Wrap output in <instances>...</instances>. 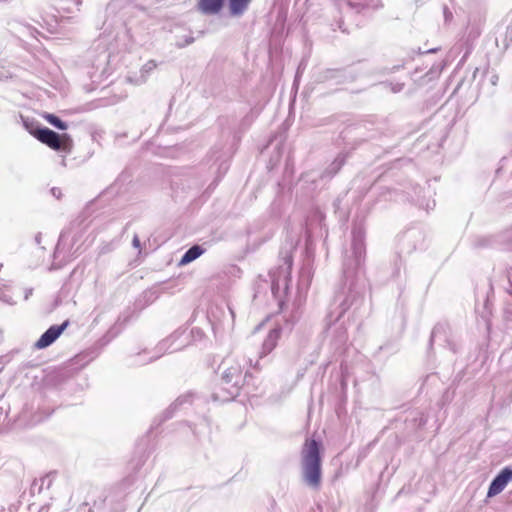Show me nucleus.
Masks as SVG:
<instances>
[{
    "label": "nucleus",
    "instance_id": "1",
    "mask_svg": "<svg viewBox=\"0 0 512 512\" xmlns=\"http://www.w3.org/2000/svg\"><path fill=\"white\" fill-rule=\"evenodd\" d=\"M365 231L357 226L352 230L351 255L346 254L343 264L345 286L336 294L335 300L339 305L340 312L335 320L342 315L360 298V291L354 281L356 270L361 267L365 259Z\"/></svg>",
    "mask_w": 512,
    "mask_h": 512
},
{
    "label": "nucleus",
    "instance_id": "2",
    "mask_svg": "<svg viewBox=\"0 0 512 512\" xmlns=\"http://www.w3.org/2000/svg\"><path fill=\"white\" fill-rule=\"evenodd\" d=\"M221 374L220 388L213 393L215 401L227 402L234 399L243 385V366L238 358L226 357L219 366Z\"/></svg>",
    "mask_w": 512,
    "mask_h": 512
},
{
    "label": "nucleus",
    "instance_id": "3",
    "mask_svg": "<svg viewBox=\"0 0 512 512\" xmlns=\"http://www.w3.org/2000/svg\"><path fill=\"white\" fill-rule=\"evenodd\" d=\"M302 477L311 488L317 489L321 484L320 444L315 440H306L301 451Z\"/></svg>",
    "mask_w": 512,
    "mask_h": 512
},
{
    "label": "nucleus",
    "instance_id": "4",
    "mask_svg": "<svg viewBox=\"0 0 512 512\" xmlns=\"http://www.w3.org/2000/svg\"><path fill=\"white\" fill-rule=\"evenodd\" d=\"M30 133L37 140L55 151L69 154L72 150L73 141L68 134L60 135L46 127L36 128L35 130H31Z\"/></svg>",
    "mask_w": 512,
    "mask_h": 512
},
{
    "label": "nucleus",
    "instance_id": "5",
    "mask_svg": "<svg viewBox=\"0 0 512 512\" xmlns=\"http://www.w3.org/2000/svg\"><path fill=\"white\" fill-rule=\"evenodd\" d=\"M292 257L287 255L284 257V265L280 266L276 271L271 273V290L274 297L279 301V305L282 308L283 301L282 297L286 295L291 281V268H292Z\"/></svg>",
    "mask_w": 512,
    "mask_h": 512
},
{
    "label": "nucleus",
    "instance_id": "6",
    "mask_svg": "<svg viewBox=\"0 0 512 512\" xmlns=\"http://www.w3.org/2000/svg\"><path fill=\"white\" fill-rule=\"evenodd\" d=\"M510 481H512V468L505 467L498 473V475L490 483L487 492V497L491 498L500 494Z\"/></svg>",
    "mask_w": 512,
    "mask_h": 512
},
{
    "label": "nucleus",
    "instance_id": "7",
    "mask_svg": "<svg viewBox=\"0 0 512 512\" xmlns=\"http://www.w3.org/2000/svg\"><path fill=\"white\" fill-rule=\"evenodd\" d=\"M510 481H512V468L505 467L498 473V475L490 483L487 492V497L491 498L500 494Z\"/></svg>",
    "mask_w": 512,
    "mask_h": 512
},
{
    "label": "nucleus",
    "instance_id": "8",
    "mask_svg": "<svg viewBox=\"0 0 512 512\" xmlns=\"http://www.w3.org/2000/svg\"><path fill=\"white\" fill-rule=\"evenodd\" d=\"M69 321H64L61 325H53L48 328L35 343V347L43 349L50 346L68 327Z\"/></svg>",
    "mask_w": 512,
    "mask_h": 512
},
{
    "label": "nucleus",
    "instance_id": "9",
    "mask_svg": "<svg viewBox=\"0 0 512 512\" xmlns=\"http://www.w3.org/2000/svg\"><path fill=\"white\" fill-rule=\"evenodd\" d=\"M280 336L281 328L279 327L273 328L268 332L262 344L261 351L259 352V358H263L264 356L268 355L270 352L274 350L278 343V340L280 339Z\"/></svg>",
    "mask_w": 512,
    "mask_h": 512
},
{
    "label": "nucleus",
    "instance_id": "10",
    "mask_svg": "<svg viewBox=\"0 0 512 512\" xmlns=\"http://www.w3.org/2000/svg\"><path fill=\"white\" fill-rule=\"evenodd\" d=\"M223 3L224 0H200L197 7L205 15H215L222 9Z\"/></svg>",
    "mask_w": 512,
    "mask_h": 512
},
{
    "label": "nucleus",
    "instance_id": "11",
    "mask_svg": "<svg viewBox=\"0 0 512 512\" xmlns=\"http://www.w3.org/2000/svg\"><path fill=\"white\" fill-rule=\"evenodd\" d=\"M204 253V249L199 245H194L190 247L182 256L179 265H187L190 262L196 260L198 257H200Z\"/></svg>",
    "mask_w": 512,
    "mask_h": 512
},
{
    "label": "nucleus",
    "instance_id": "12",
    "mask_svg": "<svg viewBox=\"0 0 512 512\" xmlns=\"http://www.w3.org/2000/svg\"><path fill=\"white\" fill-rule=\"evenodd\" d=\"M251 0H229V9L232 16H241L248 8Z\"/></svg>",
    "mask_w": 512,
    "mask_h": 512
},
{
    "label": "nucleus",
    "instance_id": "13",
    "mask_svg": "<svg viewBox=\"0 0 512 512\" xmlns=\"http://www.w3.org/2000/svg\"><path fill=\"white\" fill-rule=\"evenodd\" d=\"M348 4L356 9L378 8L382 5L381 0H348Z\"/></svg>",
    "mask_w": 512,
    "mask_h": 512
},
{
    "label": "nucleus",
    "instance_id": "14",
    "mask_svg": "<svg viewBox=\"0 0 512 512\" xmlns=\"http://www.w3.org/2000/svg\"><path fill=\"white\" fill-rule=\"evenodd\" d=\"M42 117L52 126L56 127L59 130H66L68 128V125L62 121L59 117H57L54 114L50 113H43Z\"/></svg>",
    "mask_w": 512,
    "mask_h": 512
},
{
    "label": "nucleus",
    "instance_id": "15",
    "mask_svg": "<svg viewBox=\"0 0 512 512\" xmlns=\"http://www.w3.org/2000/svg\"><path fill=\"white\" fill-rule=\"evenodd\" d=\"M0 300L3 301L4 303L9 304V305L15 304V301H13L12 296L8 295L4 291H0Z\"/></svg>",
    "mask_w": 512,
    "mask_h": 512
},
{
    "label": "nucleus",
    "instance_id": "16",
    "mask_svg": "<svg viewBox=\"0 0 512 512\" xmlns=\"http://www.w3.org/2000/svg\"><path fill=\"white\" fill-rule=\"evenodd\" d=\"M343 162H344L343 158H340V157L336 158L335 161L331 165L332 171L334 173H336L340 169V167L343 165Z\"/></svg>",
    "mask_w": 512,
    "mask_h": 512
},
{
    "label": "nucleus",
    "instance_id": "17",
    "mask_svg": "<svg viewBox=\"0 0 512 512\" xmlns=\"http://www.w3.org/2000/svg\"><path fill=\"white\" fill-rule=\"evenodd\" d=\"M156 68V63L154 61H149L147 62L144 66H143V70L145 72H150L152 71L153 69Z\"/></svg>",
    "mask_w": 512,
    "mask_h": 512
},
{
    "label": "nucleus",
    "instance_id": "18",
    "mask_svg": "<svg viewBox=\"0 0 512 512\" xmlns=\"http://www.w3.org/2000/svg\"><path fill=\"white\" fill-rule=\"evenodd\" d=\"M392 92L397 93L400 92L403 89V84L396 83V84H389Z\"/></svg>",
    "mask_w": 512,
    "mask_h": 512
},
{
    "label": "nucleus",
    "instance_id": "19",
    "mask_svg": "<svg viewBox=\"0 0 512 512\" xmlns=\"http://www.w3.org/2000/svg\"><path fill=\"white\" fill-rule=\"evenodd\" d=\"M193 41H194L193 37H187L185 39L184 43H177V46L182 48V47H184L186 45H189V44L193 43Z\"/></svg>",
    "mask_w": 512,
    "mask_h": 512
},
{
    "label": "nucleus",
    "instance_id": "20",
    "mask_svg": "<svg viewBox=\"0 0 512 512\" xmlns=\"http://www.w3.org/2000/svg\"><path fill=\"white\" fill-rule=\"evenodd\" d=\"M132 243H133V246H134V247H139V246H140V240H139V238H138L137 236H135V237L133 238Z\"/></svg>",
    "mask_w": 512,
    "mask_h": 512
},
{
    "label": "nucleus",
    "instance_id": "21",
    "mask_svg": "<svg viewBox=\"0 0 512 512\" xmlns=\"http://www.w3.org/2000/svg\"><path fill=\"white\" fill-rule=\"evenodd\" d=\"M32 294V289H28L25 294V299H28V297Z\"/></svg>",
    "mask_w": 512,
    "mask_h": 512
},
{
    "label": "nucleus",
    "instance_id": "22",
    "mask_svg": "<svg viewBox=\"0 0 512 512\" xmlns=\"http://www.w3.org/2000/svg\"><path fill=\"white\" fill-rule=\"evenodd\" d=\"M170 339H167L165 341H163L161 344H160V348L162 349L163 347H166L167 346V342L169 341Z\"/></svg>",
    "mask_w": 512,
    "mask_h": 512
},
{
    "label": "nucleus",
    "instance_id": "23",
    "mask_svg": "<svg viewBox=\"0 0 512 512\" xmlns=\"http://www.w3.org/2000/svg\"><path fill=\"white\" fill-rule=\"evenodd\" d=\"M182 347H183V344L178 345V346L174 347L173 349H171V351L173 352V351L179 350V349H181Z\"/></svg>",
    "mask_w": 512,
    "mask_h": 512
},
{
    "label": "nucleus",
    "instance_id": "24",
    "mask_svg": "<svg viewBox=\"0 0 512 512\" xmlns=\"http://www.w3.org/2000/svg\"><path fill=\"white\" fill-rule=\"evenodd\" d=\"M176 337H177V335H172V336L170 337V339H174V338H176Z\"/></svg>",
    "mask_w": 512,
    "mask_h": 512
}]
</instances>
